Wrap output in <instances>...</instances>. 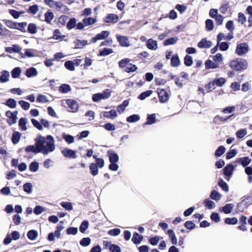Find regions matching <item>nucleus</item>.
<instances>
[{
  "label": "nucleus",
  "instance_id": "44",
  "mask_svg": "<svg viewBox=\"0 0 252 252\" xmlns=\"http://www.w3.org/2000/svg\"><path fill=\"white\" fill-rule=\"evenodd\" d=\"M65 67L70 71H74L75 70L74 63L72 61H68L64 63Z\"/></svg>",
  "mask_w": 252,
  "mask_h": 252
},
{
  "label": "nucleus",
  "instance_id": "36",
  "mask_svg": "<svg viewBox=\"0 0 252 252\" xmlns=\"http://www.w3.org/2000/svg\"><path fill=\"white\" fill-rule=\"evenodd\" d=\"M218 185L221 188V189L227 192L228 191V186L227 183L225 182L222 179H220L219 182H218Z\"/></svg>",
  "mask_w": 252,
  "mask_h": 252
},
{
  "label": "nucleus",
  "instance_id": "58",
  "mask_svg": "<svg viewBox=\"0 0 252 252\" xmlns=\"http://www.w3.org/2000/svg\"><path fill=\"white\" fill-rule=\"evenodd\" d=\"M3 21H4L5 25L8 28L16 29V22L8 20H3Z\"/></svg>",
  "mask_w": 252,
  "mask_h": 252
},
{
  "label": "nucleus",
  "instance_id": "35",
  "mask_svg": "<svg viewBox=\"0 0 252 252\" xmlns=\"http://www.w3.org/2000/svg\"><path fill=\"white\" fill-rule=\"evenodd\" d=\"M156 122V115L152 114L148 115L147 117V122L146 123V125H151Z\"/></svg>",
  "mask_w": 252,
  "mask_h": 252
},
{
  "label": "nucleus",
  "instance_id": "21",
  "mask_svg": "<svg viewBox=\"0 0 252 252\" xmlns=\"http://www.w3.org/2000/svg\"><path fill=\"white\" fill-rule=\"evenodd\" d=\"M143 238L142 236L139 235L137 232H135L133 235L132 241L135 244H138L142 241Z\"/></svg>",
  "mask_w": 252,
  "mask_h": 252
},
{
  "label": "nucleus",
  "instance_id": "23",
  "mask_svg": "<svg viewBox=\"0 0 252 252\" xmlns=\"http://www.w3.org/2000/svg\"><path fill=\"white\" fill-rule=\"evenodd\" d=\"M180 63L179 57L177 55L173 56L171 59V64L172 66L177 67Z\"/></svg>",
  "mask_w": 252,
  "mask_h": 252
},
{
  "label": "nucleus",
  "instance_id": "34",
  "mask_svg": "<svg viewBox=\"0 0 252 252\" xmlns=\"http://www.w3.org/2000/svg\"><path fill=\"white\" fill-rule=\"evenodd\" d=\"M44 16H45V21L47 23H50L51 21L53 20V19L54 17V14L53 12H50V11H47L45 13Z\"/></svg>",
  "mask_w": 252,
  "mask_h": 252
},
{
  "label": "nucleus",
  "instance_id": "32",
  "mask_svg": "<svg viewBox=\"0 0 252 252\" xmlns=\"http://www.w3.org/2000/svg\"><path fill=\"white\" fill-rule=\"evenodd\" d=\"M234 206V205L232 204H227L222 207V211L225 214L230 213Z\"/></svg>",
  "mask_w": 252,
  "mask_h": 252
},
{
  "label": "nucleus",
  "instance_id": "27",
  "mask_svg": "<svg viewBox=\"0 0 252 252\" xmlns=\"http://www.w3.org/2000/svg\"><path fill=\"white\" fill-rule=\"evenodd\" d=\"M251 160V159L249 157L241 158L239 159V161L241 162V163L243 167H246L249 165Z\"/></svg>",
  "mask_w": 252,
  "mask_h": 252
},
{
  "label": "nucleus",
  "instance_id": "29",
  "mask_svg": "<svg viewBox=\"0 0 252 252\" xmlns=\"http://www.w3.org/2000/svg\"><path fill=\"white\" fill-rule=\"evenodd\" d=\"M63 137L68 144H71L74 141V137L71 135L64 133L63 134Z\"/></svg>",
  "mask_w": 252,
  "mask_h": 252
},
{
  "label": "nucleus",
  "instance_id": "26",
  "mask_svg": "<svg viewBox=\"0 0 252 252\" xmlns=\"http://www.w3.org/2000/svg\"><path fill=\"white\" fill-rule=\"evenodd\" d=\"M28 120L26 118H22L19 120V126L22 130H27V128L26 126V124L27 123Z\"/></svg>",
  "mask_w": 252,
  "mask_h": 252
},
{
  "label": "nucleus",
  "instance_id": "56",
  "mask_svg": "<svg viewBox=\"0 0 252 252\" xmlns=\"http://www.w3.org/2000/svg\"><path fill=\"white\" fill-rule=\"evenodd\" d=\"M206 27L208 31H212L214 28L213 21L211 19H207L205 22Z\"/></svg>",
  "mask_w": 252,
  "mask_h": 252
},
{
  "label": "nucleus",
  "instance_id": "8",
  "mask_svg": "<svg viewBox=\"0 0 252 252\" xmlns=\"http://www.w3.org/2000/svg\"><path fill=\"white\" fill-rule=\"evenodd\" d=\"M62 154L66 158H77L76 152L70 149L65 148L63 150Z\"/></svg>",
  "mask_w": 252,
  "mask_h": 252
},
{
  "label": "nucleus",
  "instance_id": "48",
  "mask_svg": "<svg viewBox=\"0 0 252 252\" xmlns=\"http://www.w3.org/2000/svg\"><path fill=\"white\" fill-rule=\"evenodd\" d=\"M89 226V222L86 220L83 221L79 227L80 231L82 233H84L85 231L87 230Z\"/></svg>",
  "mask_w": 252,
  "mask_h": 252
},
{
  "label": "nucleus",
  "instance_id": "49",
  "mask_svg": "<svg viewBox=\"0 0 252 252\" xmlns=\"http://www.w3.org/2000/svg\"><path fill=\"white\" fill-rule=\"evenodd\" d=\"M30 170L33 172H36L39 168L38 163L37 162H32L29 167Z\"/></svg>",
  "mask_w": 252,
  "mask_h": 252
},
{
  "label": "nucleus",
  "instance_id": "38",
  "mask_svg": "<svg viewBox=\"0 0 252 252\" xmlns=\"http://www.w3.org/2000/svg\"><path fill=\"white\" fill-rule=\"evenodd\" d=\"M98 167L95 163H92L90 166L91 173L93 176H96L98 174Z\"/></svg>",
  "mask_w": 252,
  "mask_h": 252
},
{
  "label": "nucleus",
  "instance_id": "45",
  "mask_svg": "<svg viewBox=\"0 0 252 252\" xmlns=\"http://www.w3.org/2000/svg\"><path fill=\"white\" fill-rule=\"evenodd\" d=\"M28 32L31 34H35L37 32V28L35 24L31 23L28 27Z\"/></svg>",
  "mask_w": 252,
  "mask_h": 252
},
{
  "label": "nucleus",
  "instance_id": "5",
  "mask_svg": "<svg viewBox=\"0 0 252 252\" xmlns=\"http://www.w3.org/2000/svg\"><path fill=\"white\" fill-rule=\"evenodd\" d=\"M5 116L6 117V122L9 125L11 126L16 123V111L14 112L7 111L5 113Z\"/></svg>",
  "mask_w": 252,
  "mask_h": 252
},
{
  "label": "nucleus",
  "instance_id": "2",
  "mask_svg": "<svg viewBox=\"0 0 252 252\" xmlns=\"http://www.w3.org/2000/svg\"><path fill=\"white\" fill-rule=\"evenodd\" d=\"M229 65L232 69L237 71L246 69L248 66L247 62L242 59L232 61L229 63Z\"/></svg>",
  "mask_w": 252,
  "mask_h": 252
},
{
  "label": "nucleus",
  "instance_id": "19",
  "mask_svg": "<svg viewBox=\"0 0 252 252\" xmlns=\"http://www.w3.org/2000/svg\"><path fill=\"white\" fill-rule=\"evenodd\" d=\"M12 239L16 240V231H13L12 232L11 237H10V235L8 234L4 239L3 243L5 245H8L11 242Z\"/></svg>",
  "mask_w": 252,
  "mask_h": 252
},
{
  "label": "nucleus",
  "instance_id": "51",
  "mask_svg": "<svg viewBox=\"0 0 252 252\" xmlns=\"http://www.w3.org/2000/svg\"><path fill=\"white\" fill-rule=\"evenodd\" d=\"M5 104L10 108H15L16 107V100L12 98H9L7 100Z\"/></svg>",
  "mask_w": 252,
  "mask_h": 252
},
{
  "label": "nucleus",
  "instance_id": "9",
  "mask_svg": "<svg viewBox=\"0 0 252 252\" xmlns=\"http://www.w3.org/2000/svg\"><path fill=\"white\" fill-rule=\"evenodd\" d=\"M109 34V32L108 31H102L101 33H97L94 37L92 38L91 41L93 43H95L97 40L105 39L108 36Z\"/></svg>",
  "mask_w": 252,
  "mask_h": 252
},
{
  "label": "nucleus",
  "instance_id": "28",
  "mask_svg": "<svg viewBox=\"0 0 252 252\" xmlns=\"http://www.w3.org/2000/svg\"><path fill=\"white\" fill-rule=\"evenodd\" d=\"M9 76V72L7 71H3L2 74L0 76V82L1 83L7 82L8 80Z\"/></svg>",
  "mask_w": 252,
  "mask_h": 252
},
{
  "label": "nucleus",
  "instance_id": "20",
  "mask_svg": "<svg viewBox=\"0 0 252 252\" xmlns=\"http://www.w3.org/2000/svg\"><path fill=\"white\" fill-rule=\"evenodd\" d=\"M233 115H231L230 116H229L227 117H222L220 116V115H217L216 117H215L214 119V122L215 124H219L220 122H224L227 121L229 118H230Z\"/></svg>",
  "mask_w": 252,
  "mask_h": 252
},
{
  "label": "nucleus",
  "instance_id": "40",
  "mask_svg": "<svg viewBox=\"0 0 252 252\" xmlns=\"http://www.w3.org/2000/svg\"><path fill=\"white\" fill-rule=\"evenodd\" d=\"M204 204H205V206L209 209H212L215 207V203L213 201L207 199H206L204 201Z\"/></svg>",
  "mask_w": 252,
  "mask_h": 252
},
{
  "label": "nucleus",
  "instance_id": "1",
  "mask_svg": "<svg viewBox=\"0 0 252 252\" xmlns=\"http://www.w3.org/2000/svg\"><path fill=\"white\" fill-rule=\"evenodd\" d=\"M35 145L27 146L25 149L26 152H32L34 154L40 153L44 155H47L55 150V140L51 135L44 137L38 135L35 139Z\"/></svg>",
  "mask_w": 252,
  "mask_h": 252
},
{
  "label": "nucleus",
  "instance_id": "15",
  "mask_svg": "<svg viewBox=\"0 0 252 252\" xmlns=\"http://www.w3.org/2000/svg\"><path fill=\"white\" fill-rule=\"evenodd\" d=\"M117 40L122 46L127 47L129 45V41L127 37L121 35H117Z\"/></svg>",
  "mask_w": 252,
  "mask_h": 252
},
{
  "label": "nucleus",
  "instance_id": "10",
  "mask_svg": "<svg viewBox=\"0 0 252 252\" xmlns=\"http://www.w3.org/2000/svg\"><path fill=\"white\" fill-rule=\"evenodd\" d=\"M66 103L68 107L70 109L71 112H75L78 110L79 106L76 101L72 99H68L66 100Z\"/></svg>",
  "mask_w": 252,
  "mask_h": 252
},
{
  "label": "nucleus",
  "instance_id": "57",
  "mask_svg": "<svg viewBox=\"0 0 252 252\" xmlns=\"http://www.w3.org/2000/svg\"><path fill=\"white\" fill-rule=\"evenodd\" d=\"M192 58L189 55H186L184 58V63L187 66H189L192 64Z\"/></svg>",
  "mask_w": 252,
  "mask_h": 252
},
{
  "label": "nucleus",
  "instance_id": "13",
  "mask_svg": "<svg viewBox=\"0 0 252 252\" xmlns=\"http://www.w3.org/2000/svg\"><path fill=\"white\" fill-rule=\"evenodd\" d=\"M212 45V42L211 41L207 40L205 38L202 39L198 43V46L200 48H209L211 47Z\"/></svg>",
  "mask_w": 252,
  "mask_h": 252
},
{
  "label": "nucleus",
  "instance_id": "22",
  "mask_svg": "<svg viewBox=\"0 0 252 252\" xmlns=\"http://www.w3.org/2000/svg\"><path fill=\"white\" fill-rule=\"evenodd\" d=\"M37 74V71L34 67H31L28 69L26 72V75L28 77L35 76Z\"/></svg>",
  "mask_w": 252,
  "mask_h": 252
},
{
  "label": "nucleus",
  "instance_id": "43",
  "mask_svg": "<svg viewBox=\"0 0 252 252\" xmlns=\"http://www.w3.org/2000/svg\"><path fill=\"white\" fill-rule=\"evenodd\" d=\"M153 92L151 90H148L143 92L141 93L138 97V98L140 100H144L146 97L149 96L152 94Z\"/></svg>",
  "mask_w": 252,
  "mask_h": 252
},
{
  "label": "nucleus",
  "instance_id": "50",
  "mask_svg": "<svg viewBox=\"0 0 252 252\" xmlns=\"http://www.w3.org/2000/svg\"><path fill=\"white\" fill-rule=\"evenodd\" d=\"M32 185L30 183H27L23 186L24 190L28 193H31L32 192Z\"/></svg>",
  "mask_w": 252,
  "mask_h": 252
},
{
  "label": "nucleus",
  "instance_id": "18",
  "mask_svg": "<svg viewBox=\"0 0 252 252\" xmlns=\"http://www.w3.org/2000/svg\"><path fill=\"white\" fill-rule=\"evenodd\" d=\"M103 116L105 118L113 119L117 116V113L115 110H111L109 112L104 111Z\"/></svg>",
  "mask_w": 252,
  "mask_h": 252
},
{
  "label": "nucleus",
  "instance_id": "41",
  "mask_svg": "<svg viewBox=\"0 0 252 252\" xmlns=\"http://www.w3.org/2000/svg\"><path fill=\"white\" fill-rule=\"evenodd\" d=\"M225 148L223 146H220L217 150L215 152V156L217 157H220L222 155H223L225 151Z\"/></svg>",
  "mask_w": 252,
  "mask_h": 252
},
{
  "label": "nucleus",
  "instance_id": "24",
  "mask_svg": "<svg viewBox=\"0 0 252 252\" xmlns=\"http://www.w3.org/2000/svg\"><path fill=\"white\" fill-rule=\"evenodd\" d=\"M75 48H82L84 46L87 44V41L83 40H77L74 42Z\"/></svg>",
  "mask_w": 252,
  "mask_h": 252
},
{
  "label": "nucleus",
  "instance_id": "60",
  "mask_svg": "<svg viewBox=\"0 0 252 252\" xmlns=\"http://www.w3.org/2000/svg\"><path fill=\"white\" fill-rule=\"evenodd\" d=\"M237 154V151L235 149L230 150L226 154V158L227 159H230L235 157Z\"/></svg>",
  "mask_w": 252,
  "mask_h": 252
},
{
  "label": "nucleus",
  "instance_id": "4",
  "mask_svg": "<svg viewBox=\"0 0 252 252\" xmlns=\"http://www.w3.org/2000/svg\"><path fill=\"white\" fill-rule=\"evenodd\" d=\"M249 50L248 45L246 43H242L237 45L235 53L239 56L246 54Z\"/></svg>",
  "mask_w": 252,
  "mask_h": 252
},
{
  "label": "nucleus",
  "instance_id": "63",
  "mask_svg": "<svg viewBox=\"0 0 252 252\" xmlns=\"http://www.w3.org/2000/svg\"><path fill=\"white\" fill-rule=\"evenodd\" d=\"M45 211V209L41 206H37L34 209L33 213L35 215H39Z\"/></svg>",
  "mask_w": 252,
  "mask_h": 252
},
{
  "label": "nucleus",
  "instance_id": "17",
  "mask_svg": "<svg viewBox=\"0 0 252 252\" xmlns=\"http://www.w3.org/2000/svg\"><path fill=\"white\" fill-rule=\"evenodd\" d=\"M167 234L170 239L172 244L176 245L178 243L177 239L174 231L172 229H169L167 231Z\"/></svg>",
  "mask_w": 252,
  "mask_h": 252
},
{
  "label": "nucleus",
  "instance_id": "61",
  "mask_svg": "<svg viewBox=\"0 0 252 252\" xmlns=\"http://www.w3.org/2000/svg\"><path fill=\"white\" fill-rule=\"evenodd\" d=\"M36 101L39 102L46 103L48 101V99L45 95L39 94L36 98Z\"/></svg>",
  "mask_w": 252,
  "mask_h": 252
},
{
  "label": "nucleus",
  "instance_id": "54",
  "mask_svg": "<svg viewBox=\"0 0 252 252\" xmlns=\"http://www.w3.org/2000/svg\"><path fill=\"white\" fill-rule=\"evenodd\" d=\"M113 52V51L112 49L105 48L100 52L99 55L102 56H105L112 53Z\"/></svg>",
  "mask_w": 252,
  "mask_h": 252
},
{
  "label": "nucleus",
  "instance_id": "14",
  "mask_svg": "<svg viewBox=\"0 0 252 252\" xmlns=\"http://www.w3.org/2000/svg\"><path fill=\"white\" fill-rule=\"evenodd\" d=\"M146 46L147 48L151 50H156L158 48V42L152 38L147 40Z\"/></svg>",
  "mask_w": 252,
  "mask_h": 252
},
{
  "label": "nucleus",
  "instance_id": "39",
  "mask_svg": "<svg viewBox=\"0 0 252 252\" xmlns=\"http://www.w3.org/2000/svg\"><path fill=\"white\" fill-rule=\"evenodd\" d=\"M59 90L62 93H67L71 90V88L69 85L65 84L60 87Z\"/></svg>",
  "mask_w": 252,
  "mask_h": 252
},
{
  "label": "nucleus",
  "instance_id": "25",
  "mask_svg": "<svg viewBox=\"0 0 252 252\" xmlns=\"http://www.w3.org/2000/svg\"><path fill=\"white\" fill-rule=\"evenodd\" d=\"M37 235V232L34 230H31L27 233L28 238L31 240H35Z\"/></svg>",
  "mask_w": 252,
  "mask_h": 252
},
{
  "label": "nucleus",
  "instance_id": "30",
  "mask_svg": "<svg viewBox=\"0 0 252 252\" xmlns=\"http://www.w3.org/2000/svg\"><path fill=\"white\" fill-rule=\"evenodd\" d=\"M140 120V117L136 114L132 115L127 117L126 121L129 123H135Z\"/></svg>",
  "mask_w": 252,
  "mask_h": 252
},
{
  "label": "nucleus",
  "instance_id": "47",
  "mask_svg": "<svg viewBox=\"0 0 252 252\" xmlns=\"http://www.w3.org/2000/svg\"><path fill=\"white\" fill-rule=\"evenodd\" d=\"M61 205L67 211H71L73 209V206L71 203L69 202H62Z\"/></svg>",
  "mask_w": 252,
  "mask_h": 252
},
{
  "label": "nucleus",
  "instance_id": "16",
  "mask_svg": "<svg viewBox=\"0 0 252 252\" xmlns=\"http://www.w3.org/2000/svg\"><path fill=\"white\" fill-rule=\"evenodd\" d=\"M108 156L109 157V161L111 163L117 162L118 161L119 158L116 153L112 151H108L107 152Z\"/></svg>",
  "mask_w": 252,
  "mask_h": 252
},
{
  "label": "nucleus",
  "instance_id": "42",
  "mask_svg": "<svg viewBox=\"0 0 252 252\" xmlns=\"http://www.w3.org/2000/svg\"><path fill=\"white\" fill-rule=\"evenodd\" d=\"M221 195L216 190H213L210 194V197L215 200L218 201L220 199Z\"/></svg>",
  "mask_w": 252,
  "mask_h": 252
},
{
  "label": "nucleus",
  "instance_id": "7",
  "mask_svg": "<svg viewBox=\"0 0 252 252\" xmlns=\"http://www.w3.org/2000/svg\"><path fill=\"white\" fill-rule=\"evenodd\" d=\"M157 93L160 102L164 103L168 100V94L163 89H158Z\"/></svg>",
  "mask_w": 252,
  "mask_h": 252
},
{
  "label": "nucleus",
  "instance_id": "46",
  "mask_svg": "<svg viewBox=\"0 0 252 252\" xmlns=\"http://www.w3.org/2000/svg\"><path fill=\"white\" fill-rule=\"evenodd\" d=\"M84 24L86 26H89L94 24L96 22V19L91 17L85 18L83 20Z\"/></svg>",
  "mask_w": 252,
  "mask_h": 252
},
{
  "label": "nucleus",
  "instance_id": "53",
  "mask_svg": "<svg viewBox=\"0 0 252 252\" xmlns=\"http://www.w3.org/2000/svg\"><path fill=\"white\" fill-rule=\"evenodd\" d=\"M38 10V6L36 4L31 6L28 9L29 12L32 14H35Z\"/></svg>",
  "mask_w": 252,
  "mask_h": 252
},
{
  "label": "nucleus",
  "instance_id": "3",
  "mask_svg": "<svg viewBox=\"0 0 252 252\" xmlns=\"http://www.w3.org/2000/svg\"><path fill=\"white\" fill-rule=\"evenodd\" d=\"M111 95V92L109 89H106L102 93H97L93 95L92 99L94 102H98L101 99L108 98Z\"/></svg>",
  "mask_w": 252,
  "mask_h": 252
},
{
  "label": "nucleus",
  "instance_id": "33",
  "mask_svg": "<svg viewBox=\"0 0 252 252\" xmlns=\"http://www.w3.org/2000/svg\"><path fill=\"white\" fill-rule=\"evenodd\" d=\"M205 64L206 68H216L218 67V64L209 60L205 62Z\"/></svg>",
  "mask_w": 252,
  "mask_h": 252
},
{
  "label": "nucleus",
  "instance_id": "62",
  "mask_svg": "<svg viewBox=\"0 0 252 252\" xmlns=\"http://www.w3.org/2000/svg\"><path fill=\"white\" fill-rule=\"evenodd\" d=\"M91 243V239L90 238H84L80 242L81 245L83 246H88Z\"/></svg>",
  "mask_w": 252,
  "mask_h": 252
},
{
  "label": "nucleus",
  "instance_id": "55",
  "mask_svg": "<svg viewBox=\"0 0 252 252\" xmlns=\"http://www.w3.org/2000/svg\"><path fill=\"white\" fill-rule=\"evenodd\" d=\"M238 220L236 218H226L224 222L226 224H235L237 223Z\"/></svg>",
  "mask_w": 252,
  "mask_h": 252
},
{
  "label": "nucleus",
  "instance_id": "59",
  "mask_svg": "<svg viewBox=\"0 0 252 252\" xmlns=\"http://www.w3.org/2000/svg\"><path fill=\"white\" fill-rule=\"evenodd\" d=\"M247 134V130L242 129L238 130L236 133V136L239 138H243Z\"/></svg>",
  "mask_w": 252,
  "mask_h": 252
},
{
  "label": "nucleus",
  "instance_id": "11",
  "mask_svg": "<svg viewBox=\"0 0 252 252\" xmlns=\"http://www.w3.org/2000/svg\"><path fill=\"white\" fill-rule=\"evenodd\" d=\"M233 170H234V167L231 164L227 165L223 168L224 174L226 176L228 177V178H226L227 180H228V181L229 180V178L231 177V176L232 174Z\"/></svg>",
  "mask_w": 252,
  "mask_h": 252
},
{
  "label": "nucleus",
  "instance_id": "37",
  "mask_svg": "<svg viewBox=\"0 0 252 252\" xmlns=\"http://www.w3.org/2000/svg\"><path fill=\"white\" fill-rule=\"evenodd\" d=\"M76 25V20L74 18H71L66 25L67 29L71 30Z\"/></svg>",
  "mask_w": 252,
  "mask_h": 252
},
{
  "label": "nucleus",
  "instance_id": "52",
  "mask_svg": "<svg viewBox=\"0 0 252 252\" xmlns=\"http://www.w3.org/2000/svg\"><path fill=\"white\" fill-rule=\"evenodd\" d=\"M17 25H18L17 29L24 32H26V28L27 26V23L26 22L19 23L17 24Z\"/></svg>",
  "mask_w": 252,
  "mask_h": 252
},
{
  "label": "nucleus",
  "instance_id": "31",
  "mask_svg": "<svg viewBox=\"0 0 252 252\" xmlns=\"http://www.w3.org/2000/svg\"><path fill=\"white\" fill-rule=\"evenodd\" d=\"M178 41L177 37H173L170 38L166 39L164 42V46H168L169 45L175 44Z\"/></svg>",
  "mask_w": 252,
  "mask_h": 252
},
{
  "label": "nucleus",
  "instance_id": "12",
  "mask_svg": "<svg viewBox=\"0 0 252 252\" xmlns=\"http://www.w3.org/2000/svg\"><path fill=\"white\" fill-rule=\"evenodd\" d=\"M118 19L119 17L117 15L114 14H109L104 18V21L108 23H116L118 22Z\"/></svg>",
  "mask_w": 252,
  "mask_h": 252
},
{
  "label": "nucleus",
  "instance_id": "64",
  "mask_svg": "<svg viewBox=\"0 0 252 252\" xmlns=\"http://www.w3.org/2000/svg\"><path fill=\"white\" fill-rule=\"evenodd\" d=\"M109 250L112 252H121V248L119 246L112 244L110 246Z\"/></svg>",
  "mask_w": 252,
  "mask_h": 252
},
{
  "label": "nucleus",
  "instance_id": "6",
  "mask_svg": "<svg viewBox=\"0 0 252 252\" xmlns=\"http://www.w3.org/2000/svg\"><path fill=\"white\" fill-rule=\"evenodd\" d=\"M45 3L49 6L50 8L57 9L61 10L64 5L60 2L55 1L53 0H44Z\"/></svg>",
  "mask_w": 252,
  "mask_h": 252
}]
</instances>
